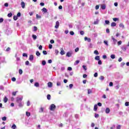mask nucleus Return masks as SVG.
Masks as SVG:
<instances>
[{
	"label": "nucleus",
	"instance_id": "nucleus-22",
	"mask_svg": "<svg viewBox=\"0 0 129 129\" xmlns=\"http://www.w3.org/2000/svg\"><path fill=\"white\" fill-rule=\"evenodd\" d=\"M42 65H43V66H45V65H46V60H42Z\"/></svg>",
	"mask_w": 129,
	"mask_h": 129
},
{
	"label": "nucleus",
	"instance_id": "nucleus-33",
	"mask_svg": "<svg viewBox=\"0 0 129 129\" xmlns=\"http://www.w3.org/2000/svg\"><path fill=\"white\" fill-rule=\"evenodd\" d=\"M121 49L122 50L124 51V52H125V51L126 50V47H122Z\"/></svg>",
	"mask_w": 129,
	"mask_h": 129
},
{
	"label": "nucleus",
	"instance_id": "nucleus-48",
	"mask_svg": "<svg viewBox=\"0 0 129 129\" xmlns=\"http://www.w3.org/2000/svg\"><path fill=\"white\" fill-rule=\"evenodd\" d=\"M3 22H4V18H0V24H1V23H3Z\"/></svg>",
	"mask_w": 129,
	"mask_h": 129
},
{
	"label": "nucleus",
	"instance_id": "nucleus-45",
	"mask_svg": "<svg viewBox=\"0 0 129 129\" xmlns=\"http://www.w3.org/2000/svg\"><path fill=\"white\" fill-rule=\"evenodd\" d=\"M17 16L18 18H20V17H21V13L20 12L18 13L17 15Z\"/></svg>",
	"mask_w": 129,
	"mask_h": 129
},
{
	"label": "nucleus",
	"instance_id": "nucleus-5",
	"mask_svg": "<svg viewBox=\"0 0 129 129\" xmlns=\"http://www.w3.org/2000/svg\"><path fill=\"white\" fill-rule=\"evenodd\" d=\"M66 56L67 57H71L72 56V51L68 52Z\"/></svg>",
	"mask_w": 129,
	"mask_h": 129
},
{
	"label": "nucleus",
	"instance_id": "nucleus-63",
	"mask_svg": "<svg viewBox=\"0 0 129 129\" xmlns=\"http://www.w3.org/2000/svg\"><path fill=\"white\" fill-rule=\"evenodd\" d=\"M121 127V125H118L117 126V129H120Z\"/></svg>",
	"mask_w": 129,
	"mask_h": 129
},
{
	"label": "nucleus",
	"instance_id": "nucleus-60",
	"mask_svg": "<svg viewBox=\"0 0 129 129\" xmlns=\"http://www.w3.org/2000/svg\"><path fill=\"white\" fill-rule=\"evenodd\" d=\"M99 9V5H96L95 7V9L96 10H98Z\"/></svg>",
	"mask_w": 129,
	"mask_h": 129
},
{
	"label": "nucleus",
	"instance_id": "nucleus-37",
	"mask_svg": "<svg viewBox=\"0 0 129 129\" xmlns=\"http://www.w3.org/2000/svg\"><path fill=\"white\" fill-rule=\"evenodd\" d=\"M98 64L99 65H101V64H102V61H101V60H100V59L98 60Z\"/></svg>",
	"mask_w": 129,
	"mask_h": 129
},
{
	"label": "nucleus",
	"instance_id": "nucleus-36",
	"mask_svg": "<svg viewBox=\"0 0 129 129\" xmlns=\"http://www.w3.org/2000/svg\"><path fill=\"white\" fill-rule=\"evenodd\" d=\"M17 92H18V91L12 92V95H14V96H16V95L17 94Z\"/></svg>",
	"mask_w": 129,
	"mask_h": 129
},
{
	"label": "nucleus",
	"instance_id": "nucleus-30",
	"mask_svg": "<svg viewBox=\"0 0 129 129\" xmlns=\"http://www.w3.org/2000/svg\"><path fill=\"white\" fill-rule=\"evenodd\" d=\"M104 44H105V45H106V46H108V42H107V41L106 40L104 41Z\"/></svg>",
	"mask_w": 129,
	"mask_h": 129
},
{
	"label": "nucleus",
	"instance_id": "nucleus-40",
	"mask_svg": "<svg viewBox=\"0 0 129 129\" xmlns=\"http://www.w3.org/2000/svg\"><path fill=\"white\" fill-rule=\"evenodd\" d=\"M95 117H96V118H97L99 117V114L95 113Z\"/></svg>",
	"mask_w": 129,
	"mask_h": 129
},
{
	"label": "nucleus",
	"instance_id": "nucleus-2",
	"mask_svg": "<svg viewBox=\"0 0 129 129\" xmlns=\"http://www.w3.org/2000/svg\"><path fill=\"white\" fill-rule=\"evenodd\" d=\"M111 39L113 40V43L114 45H115L116 44V42H117V40L116 39L114 38L113 36L111 37Z\"/></svg>",
	"mask_w": 129,
	"mask_h": 129
},
{
	"label": "nucleus",
	"instance_id": "nucleus-55",
	"mask_svg": "<svg viewBox=\"0 0 129 129\" xmlns=\"http://www.w3.org/2000/svg\"><path fill=\"white\" fill-rule=\"evenodd\" d=\"M125 106H128V105H129V102H126L125 103Z\"/></svg>",
	"mask_w": 129,
	"mask_h": 129
},
{
	"label": "nucleus",
	"instance_id": "nucleus-57",
	"mask_svg": "<svg viewBox=\"0 0 129 129\" xmlns=\"http://www.w3.org/2000/svg\"><path fill=\"white\" fill-rule=\"evenodd\" d=\"M109 86L111 87V86H113V83L112 82H110L109 83Z\"/></svg>",
	"mask_w": 129,
	"mask_h": 129
},
{
	"label": "nucleus",
	"instance_id": "nucleus-18",
	"mask_svg": "<svg viewBox=\"0 0 129 129\" xmlns=\"http://www.w3.org/2000/svg\"><path fill=\"white\" fill-rule=\"evenodd\" d=\"M94 110L96 111L97 110V104H95L94 107Z\"/></svg>",
	"mask_w": 129,
	"mask_h": 129
},
{
	"label": "nucleus",
	"instance_id": "nucleus-59",
	"mask_svg": "<svg viewBox=\"0 0 129 129\" xmlns=\"http://www.w3.org/2000/svg\"><path fill=\"white\" fill-rule=\"evenodd\" d=\"M97 105L98 106H102V104H101V103H100V102H99V103H97Z\"/></svg>",
	"mask_w": 129,
	"mask_h": 129
},
{
	"label": "nucleus",
	"instance_id": "nucleus-15",
	"mask_svg": "<svg viewBox=\"0 0 129 129\" xmlns=\"http://www.w3.org/2000/svg\"><path fill=\"white\" fill-rule=\"evenodd\" d=\"M119 27H120V28H122V29H124V25L123 24H122V23H120V24H119Z\"/></svg>",
	"mask_w": 129,
	"mask_h": 129
},
{
	"label": "nucleus",
	"instance_id": "nucleus-54",
	"mask_svg": "<svg viewBox=\"0 0 129 129\" xmlns=\"http://www.w3.org/2000/svg\"><path fill=\"white\" fill-rule=\"evenodd\" d=\"M50 43L51 44H54L55 43V41H54V40L51 39L50 40Z\"/></svg>",
	"mask_w": 129,
	"mask_h": 129
},
{
	"label": "nucleus",
	"instance_id": "nucleus-41",
	"mask_svg": "<svg viewBox=\"0 0 129 129\" xmlns=\"http://www.w3.org/2000/svg\"><path fill=\"white\" fill-rule=\"evenodd\" d=\"M42 53H43V55H47V51H46V50H43L42 51Z\"/></svg>",
	"mask_w": 129,
	"mask_h": 129
},
{
	"label": "nucleus",
	"instance_id": "nucleus-23",
	"mask_svg": "<svg viewBox=\"0 0 129 129\" xmlns=\"http://www.w3.org/2000/svg\"><path fill=\"white\" fill-rule=\"evenodd\" d=\"M19 73L20 75H22L23 74V70H22V69H19Z\"/></svg>",
	"mask_w": 129,
	"mask_h": 129
},
{
	"label": "nucleus",
	"instance_id": "nucleus-24",
	"mask_svg": "<svg viewBox=\"0 0 129 129\" xmlns=\"http://www.w3.org/2000/svg\"><path fill=\"white\" fill-rule=\"evenodd\" d=\"M90 93H92V90L88 89V94H90Z\"/></svg>",
	"mask_w": 129,
	"mask_h": 129
},
{
	"label": "nucleus",
	"instance_id": "nucleus-20",
	"mask_svg": "<svg viewBox=\"0 0 129 129\" xmlns=\"http://www.w3.org/2000/svg\"><path fill=\"white\" fill-rule=\"evenodd\" d=\"M12 16H13V13H10L9 14H8V17L9 18H12Z\"/></svg>",
	"mask_w": 129,
	"mask_h": 129
},
{
	"label": "nucleus",
	"instance_id": "nucleus-28",
	"mask_svg": "<svg viewBox=\"0 0 129 129\" xmlns=\"http://www.w3.org/2000/svg\"><path fill=\"white\" fill-rule=\"evenodd\" d=\"M94 54H96V55H99V52H98V51L95 50L94 52Z\"/></svg>",
	"mask_w": 129,
	"mask_h": 129
},
{
	"label": "nucleus",
	"instance_id": "nucleus-64",
	"mask_svg": "<svg viewBox=\"0 0 129 129\" xmlns=\"http://www.w3.org/2000/svg\"><path fill=\"white\" fill-rule=\"evenodd\" d=\"M12 80L13 82L16 81V78H15V77L12 78Z\"/></svg>",
	"mask_w": 129,
	"mask_h": 129
},
{
	"label": "nucleus",
	"instance_id": "nucleus-13",
	"mask_svg": "<svg viewBox=\"0 0 129 129\" xmlns=\"http://www.w3.org/2000/svg\"><path fill=\"white\" fill-rule=\"evenodd\" d=\"M95 60H96L97 61H98V60H100V57H99V56L97 55L95 57Z\"/></svg>",
	"mask_w": 129,
	"mask_h": 129
},
{
	"label": "nucleus",
	"instance_id": "nucleus-39",
	"mask_svg": "<svg viewBox=\"0 0 129 129\" xmlns=\"http://www.w3.org/2000/svg\"><path fill=\"white\" fill-rule=\"evenodd\" d=\"M122 43V42L121 41H119L117 42V45L118 46H119L120 45H121V43Z\"/></svg>",
	"mask_w": 129,
	"mask_h": 129
},
{
	"label": "nucleus",
	"instance_id": "nucleus-34",
	"mask_svg": "<svg viewBox=\"0 0 129 129\" xmlns=\"http://www.w3.org/2000/svg\"><path fill=\"white\" fill-rule=\"evenodd\" d=\"M105 23L106 25H109L110 22H109V21H108V20H105Z\"/></svg>",
	"mask_w": 129,
	"mask_h": 129
},
{
	"label": "nucleus",
	"instance_id": "nucleus-32",
	"mask_svg": "<svg viewBox=\"0 0 129 129\" xmlns=\"http://www.w3.org/2000/svg\"><path fill=\"white\" fill-rule=\"evenodd\" d=\"M83 68L85 70V71H86V70H87V68L86 67V66H83Z\"/></svg>",
	"mask_w": 129,
	"mask_h": 129
},
{
	"label": "nucleus",
	"instance_id": "nucleus-26",
	"mask_svg": "<svg viewBox=\"0 0 129 129\" xmlns=\"http://www.w3.org/2000/svg\"><path fill=\"white\" fill-rule=\"evenodd\" d=\"M100 80H104V77L103 76H101L99 78Z\"/></svg>",
	"mask_w": 129,
	"mask_h": 129
},
{
	"label": "nucleus",
	"instance_id": "nucleus-50",
	"mask_svg": "<svg viewBox=\"0 0 129 129\" xmlns=\"http://www.w3.org/2000/svg\"><path fill=\"white\" fill-rule=\"evenodd\" d=\"M75 51L76 52H78V51H79V48L77 47V48L75 49Z\"/></svg>",
	"mask_w": 129,
	"mask_h": 129
},
{
	"label": "nucleus",
	"instance_id": "nucleus-16",
	"mask_svg": "<svg viewBox=\"0 0 129 129\" xmlns=\"http://www.w3.org/2000/svg\"><path fill=\"white\" fill-rule=\"evenodd\" d=\"M115 26H116V23H115V22L111 23V26H112V27H115Z\"/></svg>",
	"mask_w": 129,
	"mask_h": 129
},
{
	"label": "nucleus",
	"instance_id": "nucleus-56",
	"mask_svg": "<svg viewBox=\"0 0 129 129\" xmlns=\"http://www.w3.org/2000/svg\"><path fill=\"white\" fill-rule=\"evenodd\" d=\"M69 87H70V89H71L72 88V87H73V84H70Z\"/></svg>",
	"mask_w": 129,
	"mask_h": 129
},
{
	"label": "nucleus",
	"instance_id": "nucleus-11",
	"mask_svg": "<svg viewBox=\"0 0 129 129\" xmlns=\"http://www.w3.org/2000/svg\"><path fill=\"white\" fill-rule=\"evenodd\" d=\"M60 50H61V51L60 52V54L61 55H64L65 54V51H64L63 48H61Z\"/></svg>",
	"mask_w": 129,
	"mask_h": 129
},
{
	"label": "nucleus",
	"instance_id": "nucleus-35",
	"mask_svg": "<svg viewBox=\"0 0 129 129\" xmlns=\"http://www.w3.org/2000/svg\"><path fill=\"white\" fill-rule=\"evenodd\" d=\"M79 60H77L75 63H74V65H78V64H79Z\"/></svg>",
	"mask_w": 129,
	"mask_h": 129
},
{
	"label": "nucleus",
	"instance_id": "nucleus-44",
	"mask_svg": "<svg viewBox=\"0 0 129 129\" xmlns=\"http://www.w3.org/2000/svg\"><path fill=\"white\" fill-rule=\"evenodd\" d=\"M36 18H37V19H41V18H42V17H41V16H39V15L37 14Z\"/></svg>",
	"mask_w": 129,
	"mask_h": 129
},
{
	"label": "nucleus",
	"instance_id": "nucleus-19",
	"mask_svg": "<svg viewBox=\"0 0 129 129\" xmlns=\"http://www.w3.org/2000/svg\"><path fill=\"white\" fill-rule=\"evenodd\" d=\"M36 55H37L38 56H41V53H40L39 51H37L36 52Z\"/></svg>",
	"mask_w": 129,
	"mask_h": 129
},
{
	"label": "nucleus",
	"instance_id": "nucleus-42",
	"mask_svg": "<svg viewBox=\"0 0 129 129\" xmlns=\"http://www.w3.org/2000/svg\"><path fill=\"white\" fill-rule=\"evenodd\" d=\"M37 30H38V28H37V27H36V26H34V31L37 32Z\"/></svg>",
	"mask_w": 129,
	"mask_h": 129
},
{
	"label": "nucleus",
	"instance_id": "nucleus-49",
	"mask_svg": "<svg viewBox=\"0 0 129 129\" xmlns=\"http://www.w3.org/2000/svg\"><path fill=\"white\" fill-rule=\"evenodd\" d=\"M23 57H28V54L27 53H23Z\"/></svg>",
	"mask_w": 129,
	"mask_h": 129
},
{
	"label": "nucleus",
	"instance_id": "nucleus-38",
	"mask_svg": "<svg viewBox=\"0 0 129 129\" xmlns=\"http://www.w3.org/2000/svg\"><path fill=\"white\" fill-rule=\"evenodd\" d=\"M13 19H14V21H17V20H18V17H17V16H14L13 17Z\"/></svg>",
	"mask_w": 129,
	"mask_h": 129
},
{
	"label": "nucleus",
	"instance_id": "nucleus-7",
	"mask_svg": "<svg viewBox=\"0 0 129 129\" xmlns=\"http://www.w3.org/2000/svg\"><path fill=\"white\" fill-rule=\"evenodd\" d=\"M21 5L22 9H25V7H26V4H25V2H22Z\"/></svg>",
	"mask_w": 129,
	"mask_h": 129
},
{
	"label": "nucleus",
	"instance_id": "nucleus-62",
	"mask_svg": "<svg viewBox=\"0 0 129 129\" xmlns=\"http://www.w3.org/2000/svg\"><path fill=\"white\" fill-rule=\"evenodd\" d=\"M4 86H0V90H4Z\"/></svg>",
	"mask_w": 129,
	"mask_h": 129
},
{
	"label": "nucleus",
	"instance_id": "nucleus-43",
	"mask_svg": "<svg viewBox=\"0 0 129 129\" xmlns=\"http://www.w3.org/2000/svg\"><path fill=\"white\" fill-rule=\"evenodd\" d=\"M2 120H4V121H5V120H7V117L4 116L2 117Z\"/></svg>",
	"mask_w": 129,
	"mask_h": 129
},
{
	"label": "nucleus",
	"instance_id": "nucleus-27",
	"mask_svg": "<svg viewBox=\"0 0 129 129\" xmlns=\"http://www.w3.org/2000/svg\"><path fill=\"white\" fill-rule=\"evenodd\" d=\"M12 128H13V129H16V128H17V126L16 125V124H14L12 126Z\"/></svg>",
	"mask_w": 129,
	"mask_h": 129
},
{
	"label": "nucleus",
	"instance_id": "nucleus-14",
	"mask_svg": "<svg viewBox=\"0 0 129 129\" xmlns=\"http://www.w3.org/2000/svg\"><path fill=\"white\" fill-rule=\"evenodd\" d=\"M42 12H44V13H47L48 12V10H47V9L43 8L42 9Z\"/></svg>",
	"mask_w": 129,
	"mask_h": 129
},
{
	"label": "nucleus",
	"instance_id": "nucleus-17",
	"mask_svg": "<svg viewBox=\"0 0 129 129\" xmlns=\"http://www.w3.org/2000/svg\"><path fill=\"white\" fill-rule=\"evenodd\" d=\"M4 102L6 103L7 102H8V98L7 97H5L4 98Z\"/></svg>",
	"mask_w": 129,
	"mask_h": 129
},
{
	"label": "nucleus",
	"instance_id": "nucleus-46",
	"mask_svg": "<svg viewBox=\"0 0 129 129\" xmlns=\"http://www.w3.org/2000/svg\"><path fill=\"white\" fill-rule=\"evenodd\" d=\"M26 115L27 116H30V115H31V113L30 112H26Z\"/></svg>",
	"mask_w": 129,
	"mask_h": 129
},
{
	"label": "nucleus",
	"instance_id": "nucleus-6",
	"mask_svg": "<svg viewBox=\"0 0 129 129\" xmlns=\"http://www.w3.org/2000/svg\"><path fill=\"white\" fill-rule=\"evenodd\" d=\"M48 86L49 88H51V87H53V83L49 82L48 83Z\"/></svg>",
	"mask_w": 129,
	"mask_h": 129
},
{
	"label": "nucleus",
	"instance_id": "nucleus-51",
	"mask_svg": "<svg viewBox=\"0 0 129 129\" xmlns=\"http://www.w3.org/2000/svg\"><path fill=\"white\" fill-rule=\"evenodd\" d=\"M40 6H41V7H44V6H45V3H41L40 4Z\"/></svg>",
	"mask_w": 129,
	"mask_h": 129
},
{
	"label": "nucleus",
	"instance_id": "nucleus-8",
	"mask_svg": "<svg viewBox=\"0 0 129 129\" xmlns=\"http://www.w3.org/2000/svg\"><path fill=\"white\" fill-rule=\"evenodd\" d=\"M29 60H30V61H33V60H34V56L32 54L30 55L29 56Z\"/></svg>",
	"mask_w": 129,
	"mask_h": 129
},
{
	"label": "nucleus",
	"instance_id": "nucleus-10",
	"mask_svg": "<svg viewBox=\"0 0 129 129\" xmlns=\"http://www.w3.org/2000/svg\"><path fill=\"white\" fill-rule=\"evenodd\" d=\"M84 40L85 41H87L89 42H91V39L90 38H87V37H85Z\"/></svg>",
	"mask_w": 129,
	"mask_h": 129
},
{
	"label": "nucleus",
	"instance_id": "nucleus-21",
	"mask_svg": "<svg viewBox=\"0 0 129 129\" xmlns=\"http://www.w3.org/2000/svg\"><path fill=\"white\" fill-rule=\"evenodd\" d=\"M39 85H40V84L38 82L35 83V84H34V86L36 87H39Z\"/></svg>",
	"mask_w": 129,
	"mask_h": 129
},
{
	"label": "nucleus",
	"instance_id": "nucleus-25",
	"mask_svg": "<svg viewBox=\"0 0 129 129\" xmlns=\"http://www.w3.org/2000/svg\"><path fill=\"white\" fill-rule=\"evenodd\" d=\"M47 98L48 100H50L51 99V95L50 94L47 95Z\"/></svg>",
	"mask_w": 129,
	"mask_h": 129
},
{
	"label": "nucleus",
	"instance_id": "nucleus-4",
	"mask_svg": "<svg viewBox=\"0 0 129 129\" xmlns=\"http://www.w3.org/2000/svg\"><path fill=\"white\" fill-rule=\"evenodd\" d=\"M60 25V23H59V21H56V23H55V26H54V28H55V29H58V28H59V25Z\"/></svg>",
	"mask_w": 129,
	"mask_h": 129
},
{
	"label": "nucleus",
	"instance_id": "nucleus-58",
	"mask_svg": "<svg viewBox=\"0 0 129 129\" xmlns=\"http://www.w3.org/2000/svg\"><path fill=\"white\" fill-rule=\"evenodd\" d=\"M55 54L56 55H58V54H59V51L57 49H55Z\"/></svg>",
	"mask_w": 129,
	"mask_h": 129
},
{
	"label": "nucleus",
	"instance_id": "nucleus-47",
	"mask_svg": "<svg viewBox=\"0 0 129 129\" xmlns=\"http://www.w3.org/2000/svg\"><path fill=\"white\" fill-rule=\"evenodd\" d=\"M80 35H82V36H83L84 35V31H82L80 32Z\"/></svg>",
	"mask_w": 129,
	"mask_h": 129
},
{
	"label": "nucleus",
	"instance_id": "nucleus-53",
	"mask_svg": "<svg viewBox=\"0 0 129 129\" xmlns=\"http://www.w3.org/2000/svg\"><path fill=\"white\" fill-rule=\"evenodd\" d=\"M70 35H71L72 36H73L74 35V32L73 31H71L70 32Z\"/></svg>",
	"mask_w": 129,
	"mask_h": 129
},
{
	"label": "nucleus",
	"instance_id": "nucleus-29",
	"mask_svg": "<svg viewBox=\"0 0 129 129\" xmlns=\"http://www.w3.org/2000/svg\"><path fill=\"white\" fill-rule=\"evenodd\" d=\"M32 38L33 39L36 40V39H37V35L33 34L32 35Z\"/></svg>",
	"mask_w": 129,
	"mask_h": 129
},
{
	"label": "nucleus",
	"instance_id": "nucleus-12",
	"mask_svg": "<svg viewBox=\"0 0 129 129\" xmlns=\"http://www.w3.org/2000/svg\"><path fill=\"white\" fill-rule=\"evenodd\" d=\"M105 112L106 113H109V112H110V109H109V108H106Z\"/></svg>",
	"mask_w": 129,
	"mask_h": 129
},
{
	"label": "nucleus",
	"instance_id": "nucleus-31",
	"mask_svg": "<svg viewBox=\"0 0 129 129\" xmlns=\"http://www.w3.org/2000/svg\"><path fill=\"white\" fill-rule=\"evenodd\" d=\"M110 57L111 58V59H114L115 58V55L112 54L111 55Z\"/></svg>",
	"mask_w": 129,
	"mask_h": 129
},
{
	"label": "nucleus",
	"instance_id": "nucleus-9",
	"mask_svg": "<svg viewBox=\"0 0 129 129\" xmlns=\"http://www.w3.org/2000/svg\"><path fill=\"white\" fill-rule=\"evenodd\" d=\"M101 8L102 10H105V9H106V6H105V4H103L101 5Z\"/></svg>",
	"mask_w": 129,
	"mask_h": 129
},
{
	"label": "nucleus",
	"instance_id": "nucleus-61",
	"mask_svg": "<svg viewBox=\"0 0 129 129\" xmlns=\"http://www.w3.org/2000/svg\"><path fill=\"white\" fill-rule=\"evenodd\" d=\"M29 64H30V62H29V61L27 60L25 62V64L28 66V65H29Z\"/></svg>",
	"mask_w": 129,
	"mask_h": 129
},
{
	"label": "nucleus",
	"instance_id": "nucleus-52",
	"mask_svg": "<svg viewBox=\"0 0 129 129\" xmlns=\"http://www.w3.org/2000/svg\"><path fill=\"white\" fill-rule=\"evenodd\" d=\"M94 77H97L98 76V74L97 73H95L94 75Z\"/></svg>",
	"mask_w": 129,
	"mask_h": 129
},
{
	"label": "nucleus",
	"instance_id": "nucleus-1",
	"mask_svg": "<svg viewBox=\"0 0 129 129\" xmlns=\"http://www.w3.org/2000/svg\"><path fill=\"white\" fill-rule=\"evenodd\" d=\"M55 108H56V105H55L54 104L50 105V110L53 111L55 110Z\"/></svg>",
	"mask_w": 129,
	"mask_h": 129
},
{
	"label": "nucleus",
	"instance_id": "nucleus-3",
	"mask_svg": "<svg viewBox=\"0 0 129 129\" xmlns=\"http://www.w3.org/2000/svg\"><path fill=\"white\" fill-rule=\"evenodd\" d=\"M22 100H23V98H19L17 97V102H18V103H21V102H22Z\"/></svg>",
	"mask_w": 129,
	"mask_h": 129
}]
</instances>
